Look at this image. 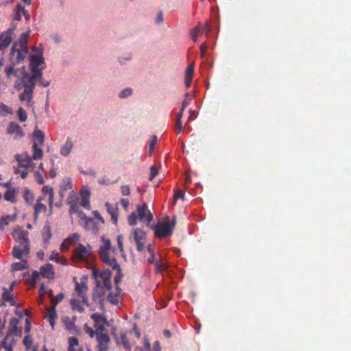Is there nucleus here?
I'll return each instance as SVG.
<instances>
[{
    "mask_svg": "<svg viewBox=\"0 0 351 351\" xmlns=\"http://www.w3.org/2000/svg\"><path fill=\"white\" fill-rule=\"evenodd\" d=\"M93 275L96 280V289L93 295L95 300H98L99 303L104 302V296L106 291H110L111 286V271L108 269L102 271L97 274L93 271Z\"/></svg>",
    "mask_w": 351,
    "mask_h": 351,
    "instance_id": "f257e3e1",
    "label": "nucleus"
},
{
    "mask_svg": "<svg viewBox=\"0 0 351 351\" xmlns=\"http://www.w3.org/2000/svg\"><path fill=\"white\" fill-rule=\"evenodd\" d=\"M12 237L18 243L12 249V255L16 258H21L23 255H28L30 252L29 234L21 228L12 232Z\"/></svg>",
    "mask_w": 351,
    "mask_h": 351,
    "instance_id": "f03ea898",
    "label": "nucleus"
},
{
    "mask_svg": "<svg viewBox=\"0 0 351 351\" xmlns=\"http://www.w3.org/2000/svg\"><path fill=\"white\" fill-rule=\"evenodd\" d=\"M151 228L154 230V234L158 239L171 237L173 234L172 227H170L168 219L165 221H158L154 226Z\"/></svg>",
    "mask_w": 351,
    "mask_h": 351,
    "instance_id": "7ed1b4c3",
    "label": "nucleus"
},
{
    "mask_svg": "<svg viewBox=\"0 0 351 351\" xmlns=\"http://www.w3.org/2000/svg\"><path fill=\"white\" fill-rule=\"evenodd\" d=\"M91 248H87L82 243H78L77 247L73 252V261L75 262H82L88 259L90 255Z\"/></svg>",
    "mask_w": 351,
    "mask_h": 351,
    "instance_id": "20e7f679",
    "label": "nucleus"
},
{
    "mask_svg": "<svg viewBox=\"0 0 351 351\" xmlns=\"http://www.w3.org/2000/svg\"><path fill=\"white\" fill-rule=\"evenodd\" d=\"M134 240L136 244V250L141 252L145 248V241L146 240V233L141 228H135L132 231Z\"/></svg>",
    "mask_w": 351,
    "mask_h": 351,
    "instance_id": "39448f33",
    "label": "nucleus"
},
{
    "mask_svg": "<svg viewBox=\"0 0 351 351\" xmlns=\"http://www.w3.org/2000/svg\"><path fill=\"white\" fill-rule=\"evenodd\" d=\"M136 210L138 217L141 221H146L147 225L152 222L153 220V215L148 209L146 204H143L142 205L138 204L136 206Z\"/></svg>",
    "mask_w": 351,
    "mask_h": 351,
    "instance_id": "423d86ee",
    "label": "nucleus"
},
{
    "mask_svg": "<svg viewBox=\"0 0 351 351\" xmlns=\"http://www.w3.org/2000/svg\"><path fill=\"white\" fill-rule=\"evenodd\" d=\"M110 251L105 252L104 254L102 252H99L100 258L105 264L112 267V269L118 270L120 271L121 269L119 263H117L114 256H111L110 254Z\"/></svg>",
    "mask_w": 351,
    "mask_h": 351,
    "instance_id": "0eeeda50",
    "label": "nucleus"
},
{
    "mask_svg": "<svg viewBox=\"0 0 351 351\" xmlns=\"http://www.w3.org/2000/svg\"><path fill=\"white\" fill-rule=\"evenodd\" d=\"M27 77V74L25 75L24 78L23 80V83L25 86L24 91L20 94L19 99L21 101L25 100H27L28 102H30L32 99L33 91L34 89V84L32 82L27 83L25 82V78Z\"/></svg>",
    "mask_w": 351,
    "mask_h": 351,
    "instance_id": "6e6552de",
    "label": "nucleus"
},
{
    "mask_svg": "<svg viewBox=\"0 0 351 351\" xmlns=\"http://www.w3.org/2000/svg\"><path fill=\"white\" fill-rule=\"evenodd\" d=\"M97 342V351H108L109 349V343L110 341L108 334H97L96 336Z\"/></svg>",
    "mask_w": 351,
    "mask_h": 351,
    "instance_id": "1a4fd4ad",
    "label": "nucleus"
},
{
    "mask_svg": "<svg viewBox=\"0 0 351 351\" xmlns=\"http://www.w3.org/2000/svg\"><path fill=\"white\" fill-rule=\"evenodd\" d=\"M75 282V291L77 293V295L82 299V302L87 306H89L88 298L86 295V292L87 291V286L84 283H79L76 280V278H74Z\"/></svg>",
    "mask_w": 351,
    "mask_h": 351,
    "instance_id": "9d476101",
    "label": "nucleus"
},
{
    "mask_svg": "<svg viewBox=\"0 0 351 351\" xmlns=\"http://www.w3.org/2000/svg\"><path fill=\"white\" fill-rule=\"evenodd\" d=\"M14 29H8L0 35V50L7 48L12 40Z\"/></svg>",
    "mask_w": 351,
    "mask_h": 351,
    "instance_id": "9b49d317",
    "label": "nucleus"
},
{
    "mask_svg": "<svg viewBox=\"0 0 351 351\" xmlns=\"http://www.w3.org/2000/svg\"><path fill=\"white\" fill-rule=\"evenodd\" d=\"M16 337L6 334L3 341L0 343V350L3 348L6 351H13V348L16 343Z\"/></svg>",
    "mask_w": 351,
    "mask_h": 351,
    "instance_id": "f8f14e48",
    "label": "nucleus"
},
{
    "mask_svg": "<svg viewBox=\"0 0 351 351\" xmlns=\"http://www.w3.org/2000/svg\"><path fill=\"white\" fill-rule=\"evenodd\" d=\"M7 133L10 135H14L15 138H21L25 134L21 127L15 122H11L9 124Z\"/></svg>",
    "mask_w": 351,
    "mask_h": 351,
    "instance_id": "ddd939ff",
    "label": "nucleus"
},
{
    "mask_svg": "<svg viewBox=\"0 0 351 351\" xmlns=\"http://www.w3.org/2000/svg\"><path fill=\"white\" fill-rule=\"evenodd\" d=\"M18 44L14 43L10 51V57L15 59L16 63L21 62L24 59L25 51L21 48H17Z\"/></svg>",
    "mask_w": 351,
    "mask_h": 351,
    "instance_id": "4468645a",
    "label": "nucleus"
},
{
    "mask_svg": "<svg viewBox=\"0 0 351 351\" xmlns=\"http://www.w3.org/2000/svg\"><path fill=\"white\" fill-rule=\"evenodd\" d=\"M81 195V206L86 210L90 209V192L86 186H84L82 191H80Z\"/></svg>",
    "mask_w": 351,
    "mask_h": 351,
    "instance_id": "2eb2a0df",
    "label": "nucleus"
},
{
    "mask_svg": "<svg viewBox=\"0 0 351 351\" xmlns=\"http://www.w3.org/2000/svg\"><path fill=\"white\" fill-rule=\"evenodd\" d=\"M80 238V236L77 233H73L66 238L60 245V251L64 252L67 251L69 247L75 242H76Z\"/></svg>",
    "mask_w": 351,
    "mask_h": 351,
    "instance_id": "dca6fc26",
    "label": "nucleus"
},
{
    "mask_svg": "<svg viewBox=\"0 0 351 351\" xmlns=\"http://www.w3.org/2000/svg\"><path fill=\"white\" fill-rule=\"evenodd\" d=\"M16 160L19 163V166L21 167H29L32 164V158L27 153L22 154H16L15 156Z\"/></svg>",
    "mask_w": 351,
    "mask_h": 351,
    "instance_id": "f3484780",
    "label": "nucleus"
},
{
    "mask_svg": "<svg viewBox=\"0 0 351 351\" xmlns=\"http://www.w3.org/2000/svg\"><path fill=\"white\" fill-rule=\"evenodd\" d=\"M19 324V319L13 317L10 321V326L7 334L14 335V337L21 336V329H19L17 326Z\"/></svg>",
    "mask_w": 351,
    "mask_h": 351,
    "instance_id": "a211bd4d",
    "label": "nucleus"
},
{
    "mask_svg": "<svg viewBox=\"0 0 351 351\" xmlns=\"http://www.w3.org/2000/svg\"><path fill=\"white\" fill-rule=\"evenodd\" d=\"M40 272L43 278H47L49 280L54 278L55 273L53 271V265L50 263L42 266L40 269Z\"/></svg>",
    "mask_w": 351,
    "mask_h": 351,
    "instance_id": "6ab92c4d",
    "label": "nucleus"
},
{
    "mask_svg": "<svg viewBox=\"0 0 351 351\" xmlns=\"http://www.w3.org/2000/svg\"><path fill=\"white\" fill-rule=\"evenodd\" d=\"M43 68L31 69L32 75L26 80L25 82H32L34 87H35L36 80H41L43 75Z\"/></svg>",
    "mask_w": 351,
    "mask_h": 351,
    "instance_id": "aec40b11",
    "label": "nucleus"
},
{
    "mask_svg": "<svg viewBox=\"0 0 351 351\" xmlns=\"http://www.w3.org/2000/svg\"><path fill=\"white\" fill-rule=\"evenodd\" d=\"M44 199L43 197H40L36 202V204L34 206V219L36 220L38 217V215L40 213H45L47 211V206L42 203V201Z\"/></svg>",
    "mask_w": 351,
    "mask_h": 351,
    "instance_id": "412c9836",
    "label": "nucleus"
},
{
    "mask_svg": "<svg viewBox=\"0 0 351 351\" xmlns=\"http://www.w3.org/2000/svg\"><path fill=\"white\" fill-rule=\"evenodd\" d=\"M58 315L56 313V309L55 307L51 306L50 308H47V315L46 318L48 319L50 326L52 328H53L56 323V319H57Z\"/></svg>",
    "mask_w": 351,
    "mask_h": 351,
    "instance_id": "4be33fe9",
    "label": "nucleus"
},
{
    "mask_svg": "<svg viewBox=\"0 0 351 351\" xmlns=\"http://www.w3.org/2000/svg\"><path fill=\"white\" fill-rule=\"evenodd\" d=\"M44 59L42 56L32 55L30 56V69H36L44 64Z\"/></svg>",
    "mask_w": 351,
    "mask_h": 351,
    "instance_id": "5701e85b",
    "label": "nucleus"
},
{
    "mask_svg": "<svg viewBox=\"0 0 351 351\" xmlns=\"http://www.w3.org/2000/svg\"><path fill=\"white\" fill-rule=\"evenodd\" d=\"M62 319L65 325L66 329L69 333L74 334L77 332V326L73 324V321H71L69 316H64Z\"/></svg>",
    "mask_w": 351,
    "mask_h": 351,
    "instance_id": "b1692460",
    "label": "nucleus"
},
{
    "mask_svg": "<svg viewBox=\"0 0 351 351\" xmlns=\"http://www.w3.org/2000/svg\"><path fill=\"white\" fill-rule=\"evenodd\" d=\"M82 219L84 222V228L89 231L96 232L97 230V226L93 219L87 217L84 215L82 217Z\"/></svg>",
    "mask_w": 351,
    "mask_h": 351,
    "instance_id": "393cba45",
    "label": "nucleus"
},
{
    "mask_svg": "<svg viewBox=\"0 0 351 351\" xmlns=\"http://www.w3.org/2000/svg\"><path fill=\"white\" fill-rule=\"evenodd\" d=\"M69 347L68 351H83L79 345L78 339L75 337L69 338Z\"/></svg>",
    "mask_w": 351,
    "mask_h": 351,
    "instance_id": "a878e982",
    "label": "nucleus"
},
{
    "mask_svg": "<svg viewBox=\"0 0 351 351\" xmlns=\"http://www.w3.org/2000/svg\"><path fill=\"white\" fill-rule=\"evenodd\" d=\"M16 194L17 191L15 188L8 189L4 193V199L5 200L10 202L11 203H16L17 200Z\"/></svg>",
    "mask_w": 351,
    "mask_h": 351,
    "instance_id": "bb28decb",
    "label": "nucleus"
},
{
    "mask_svg": "<svg viewBox=\"0 0 351 351\" xmlns=\"http://www.w3.org/2000/svg\"><path fill=\"white\" fill-rule=\"evenodd\" d=\"M121 289L119 287H117L114 293L110 292L109 295H108V300L112 304H118L119 302V295L121 294Z\"/></svg>",
    "mask_w": 351,
    "mask_h": 351,
    "instance_id": "cd10ccee",
    "label": "nucleus"
},
{
    "mask_svg": "<svg viewBox=\"0 0 351 351\" xmlns=\"http://www.w3.org/2000/svg\"><path fill=\"white\" fill-rule=\"evenodd\" d=\"M29 36V32H24L21 34V38L18 43V45L20 48L23 49V50L25 51V53H27L28 48H27V40Z\"/></svg>",
    "mask_w": 351,
    "mask_h": 351,
    "instance_id": "c85d7f7f",
    "label": "nucleus"
},
{
    "mask_svg": "<svg viewBox=\"0 0 351 351\" xmlns=\"http://www.w3.org/2000/svg\"><path fill=\"white\" fill-rule=\"evenodd\" d=\"M73 147V143L70 138H67L65 143L61 147L60 154L63 156H67Z\"/></svg>",
    "mask_w": 351,
    "mask_h": 351,
    "instance_id": "c756f323",
    "label": "nucleus"
},
{
    "mask_svg": "<svg viewBox=\"0 0 351 351\" xmlns=\"http://www.w3.org/2000/svg\"><path fill=\"white\" fill-rule=\"evenodd\" d=\"M49 297L51 300V306L56 307V306L64 299V295L63 293H60L56 297L53 296L52 291L50 290Z\"/></svg>",
    "mask_w": 351,
    "mask_h": 351,
    "instance_id": "7c9ffc66",
    "label": "nucleus"
},
{
    "mask_svg": "<svg viewBox=\"0 0 351 351\" xmlns=\"http://www.w3.org/2000/svg\"><path fill=\"white\" fill-rule=\"evenodd\" d=\"M42 237L44 243L48 244L51 239L52 234L49 225H45L43 230Z\"/></svg>",
    "mask_w": 351,
    "mask_h": 351,
    "instance_id": "2f4dec72",
    "label": "nucleus"
},
{
    "mask_svg": "<svg viewBox=\"0 0 351 351\" xmlns=\"http://www.w3.org/2000/svg\"><path fill=\"white\" fill-rule=\"evenodd\" d=\"M101 240L103 241V245L99 247V252H102L104 254L105 252L111 251L114 252L115 249H112L111 243L110 239L105 238L104 237H101Z\"/></svg>",
    "mask_w": 351,
    "mask_h": 351,
    "instance_id": "473e14b6",
    "label": "nucleus"
},
{
    "mask_svg": "<svg viewBox=\"0 0 351 351\" xmlns=\"http://www.w3.org/2000/svg\"><path fill=\"white\" fill-rule=\"evenodd\" d=\"M43 191L45 193H49V212L51 214L52 212V210H53V196H54L53 190L51 187H49L47 186H44L43 187Z\"/></svg>",
    "mask_w": 351,
    "mask_h": 351,
    "instance_id": "72a5a7b5",
    "label": "nucleus"
},
{
    "mask_svg": "<svg viewBox=\"0 0 351 351\" xmlns=\"http://www.w3.org/2000/svg\"><path fill=\"white\" fill-rule=\"evenodd\" d=\"M32 148H33V151H34V153H33V155H32V158L34 160H40L43 158V150L40 147H39L38 146V143L36 141H34V143H33V145H32Z\"/></svg>",
    "mask_w": 351,
    "mask_h": 351,
    "instance_id": "f704fd0d",
    "label": "nucleus"
},
{
    "mask_svg": "<svg viewBox=\"0 0 351 351\" xmlns=\"http://www.w3.org/2000/svg\"><path fill=\"white\" fill-rule=\"evenodd\" d=\"M70 304L73 311H76L79 313H82L84 311L82 304L84 303L82 302V300L80 301L77 299H71Z\"/></svg>",
    "mask_w": 351,
    "mask_h": 351,
    "instance_id": "c9c22d12",
    "label": "nucleus"
},
{
    "mask_svg": "<svg viewBox=\"0 0 351 351\" xmlns=\"http://www.w3.org/2000/svg\"><path fill=\"white\" fill-rule=\"evenodd\" d=\"M10 291H9L8 289L3 288L2 299L3 300L4 302H10V304L11 306H14L16 304V302L14 301L13 296L10 294Z\"/></svg>",
    "mask_w": 351,
    "mask_h": 351,
    "instance_id": "e433bc0d",
    "label": "nucleus"
},
{
    "mask_svg": "<svg viewBox=\"0 0 351 351\" xmlns=\"http://www.w3.org/2000/svg\"><path fill=\"white\" fill-rule=\"evenodd\" d=\"M23 197L25 202L28 205H32L33 204V202L34 199V196L33 193L29 189H25L23 191Z\"/></svg>",
    "mask_w": 351,
    "mask_h": 351,
    "instance_id": "4c0bfd02",
    "label": "nucleus"
},
{
    "mask_svg": "<svg viewBox=\"0 0 351 351\" xmlns=\"http://www.w3.org/2000/svg\"><path fill=\"white\" fill-rule=\"evenodd\" d=\"M15 217L12 215H6L0 219V230H3L5 227L8 226L10 221H14Z\"/></svg>",
    "mask_w": 351,
    "mask_h": 351,
    "instance_id": "58836bf2",
    "label": "nucleus"
},
{
    "mask_svg": "<svg viewBox=\"0 0 351 351\" xmlns=\"http://www.w3.org/2000/svg\"><path fill=\"white\" fill-rule=\"evenodd\" d=\"M106 206L107 207V210L108 213L111 215L112 220L114 223H117V218H118V214L117 209L114 208L110 203L107 202L106 203Z\"/></svg>",
    "mask_w": 351,
    "mask_h": 351,
    "instance_id": "ea45409f",
    "label": "nucleus"
},
{
    "mask_svg": "<svg viewBox=\"0 0 351 351\" xmlns=\"http://www.w3.org/2000/svg\"><path fill=\"white\" fill-rule=\"evenodd\" d=\"M90 318L94 321L95 324H106L107 319L104 315L99 313H93L90 315Z\"/></svg>",
    "mask_w": 351,
    "mask_h": 351,
    "instance_id": "a19ab883",
    "label": "nucleus"
},
{
    "mask_svg": "<svg viewBox=\"0 0 351 351\" xmlns=\"http://www.w3.org/2000/svg\"><path fill=\"white\" fill-rule=\"evenodd\" d=\"M28 267L27 261H23L19 263H14L12 265V269L13 271H22Z\"/></svg>",
    "mask_w": 351,
    "mask_h": 351,
    "instance_id": "79ce46f5",
    "label": "nucleus"
},
{
    "mask_svg": "<svg viewBox=\"0 0 351 351\" xmlns=\"http://www.w3.org/2000/svg\"><path fill=\"white\" fill-rule=\"evenodd\" d=\"M34 137L38 141V144L43 145L45 141V134L43 132L38 129H36L34 132Z\"/></svg>",
    "mask_w": 351,
    "mask_h": 351,
    "instance_id": "37998d69",
    "label": "nucleus"
},
{
    "mask_svg": "<svg viewBox=\"0 0 351 351\" xmlns=\"http://www.w3.org/2000/svg\"><path fill=\"white\" fill-rule=\"evenodd\" d=\"M118 343L121 344L125 349L130 350L129 340L125 334L121 335Z\"/></svg>",
    "mask_w": 351,
    "mask_h": 351,
    "instance_id": "c03bdc74",
    "label": "nucleus"
},
{
    "mask_svg": "<svg viewBox=\"0 0 351 351\" xmlns=\"http://www.w3.org/2000/svg\"><path fill=\"white\" fill-rule=\"evenodd\" d=\"M23 342L27 350H29L30 349L32 350V345L33 341L29 335H27L24 337Z\"/></svg>",
    "mask_w": 351,
    "mask_h": 351,
    "instance_id": "a18cd8bd",
    "label": "nucleus"
},
{
    "mask_svg": "<svg viewBox=\"0 0 351 351\" xmlns=\"http://www.w3.org/2000/svg\"><path fill=\"white\" fill-rule=\"evenodd\" d=\"M5 72L8 77H10L12 75L18 76V71L13 66L6 68Z\"/></svg>",
    "mask_w": 351,
    "mask_h": 351,
    "instance_id": "49530a36",
    "label": "nucleus"
},
{
    "mask_svg": "<svg viewBox=\"0 0 351 351\" xmlns=\"http://www.w3.org/2000/svg\"><path fill=\"white\" fill-rule=\"evenodd\" d=\"M19 119L21 122H25L27 120V114L26 112L22 108H19L17 111Z\"/></svg>",
    "mask_w": 351,
    "mask_h": 351,
    "instance_id": "de8ad7c7",
    "label": "nucleus"
},
{
    "mask_svg": "<svg viewBox=\"0 0 351 351\" xmlns=\"http://www.w3.org/2000/svg\"><path fill=\"white\" fill-rule=\"evenodd\" d=\"M84 328L86 333L88 334L90 338H93L95 336L96 337L95 330H94L88 324H85L84 326Z\"/></svg>",
    "mask_w": 351,
    "mask_h": 351,
    "instance_id": "09e8293b",
    "label": "nucleus"
},
{
    "mask_svg": "<svg viewBox=\"0 0 351 351\" xmlns=\"http://www.w3.org/2000/svg\"><path fill=\"white\" fill-rule=\"evenodd\" d=\"M137 215L135 213H132L128 218V222L130 226H134L136 224Z\"/></svg>",
    "mask_w": 351,
    "mask_h": 351,
    "instance_id": "8fccbe9b",
    "label": "nucleus"
},
{
    "mask_svg": "<svg viewBox=\"0 0 351 351\" xmlns=\"http://www.w3.org/2000/svg\"><path fill=\"white\" fill-rule=\"evenodd\" d=\"M175 130L177 133H180L182 130V119L176 117L175 122Z\"/></svg>",
    "mask_w": 351,
    "mask_h": 351,
    "instance_id": "3c124183",
    "label": "nucleus"
},
{
    "mask_svg": "<svg viewBox=\"0 0 351 351\" xmlns=\"http://www.w3.org/2000/svg\"><path fill=\"white\" fill-rule=\"evenodd\" d=\"M194 67L193 64L189 65L185 71V77L193 78Z\"/></svg>",
    "mask_w": 351,
    "mask_h": 351,
    "instance_id": "603ef678",
    "label": "nucleus"
},
{
    "mask_svg": "<svg viewBox=\"0 0 351 351\" xmlns=\"http://www.w3.org/2000/svg\"><path fill=\"white\" fill-rule=\"evenodd\" d=\"M69 204H70V209H69L70 214L77 213V211H78L77 203L76 202L71 201L69 202Z\"/></svg>",
    "mask_w": 351,
    "mask_h": 351,
    "instance_id": "864d4df0",
    "label": "nucleus"
},
{
    "mask_svg": "<svg viewBox=\"0 0 351 351\" xmlns=\"http://www.w3.org/2000/svg\"><path fill=\"white\" fill-rule=\"evenodd\" d=\"M132 93V90L131 88H127L123 90L119 95L121 98H125L128 96H130Z\"/></svg>",
    "mask_w": 351,
    "mask_h": 351,
    "instance_id": "5fc2aeb1",
    "label": "nucleus"
},
{
    "mask_svg": "<svg viewBox=\"0 0 351 351\" xmlns=\"http://www.w3.org/2000/svg\"><path fill=\"white\" fill-rule=\"evenodd\" d=\"M184 197V191L183 190L178 189L175 192L174 199L178 200V199H183Z\"/></svg>",
    "mask_w": 351,
    "mask_h": 351,
    "instance_id": "6e6d98bb",
    "label": "nucleus"
},
{
    "mask_svg": "<svg viewBox=\"0 0 351 351\" xmlns=\"http://www.w3.org/2000/svg\"><path fill=\"white\" fill-rule=\"evenodd\" d=\"M158 169L156 166H152L150 168L149 180H152L158 175Z\"/></svg>",
    "mask_w": 351,
    "mask_h": 351,
    "instance_id": "4d7b16f0",
    "label": "nucleus"
},
{
    "mask_svg": "<svg viewBox=\"0 0 351 351\" xmlns=\"http://www.w3.org/2000/svg\"><path fill=\"white\" fill-rule=\"evenodd\" d=\"M156 271L157 272L161 271L166 268V265L160 261L155 262Z\"/></svg>",
    "mask_w": 351,
    "mask_h": 351,
    "instance_id": "13d9d810",
    "label": "nucleus"
},
{
    "mask_svg": "<svg viewBox=\"0 0 351 351\" xmlns=\"http://www.w3.org/2000/svg\"><path fill=\"white\" fill-rule=\"evenodd\" d=\"M121 193L123 196H128L130 194V189L128 185L121 186Z\"/></svg>",
    "mask_w": 351,
    "mask_h": 351,
    "instance_id": "bf43d9fd",
    "label": "nucleus"
},
{
    "mask_svg": "<svg viewBox=\"0 0 351 351\" xmlns=\"http://www.w3.org/2000/svg\"><path fill=\"white\" fill-rule=\"evenodd\" d=\"M199 32L198 27H195L191 32V38L194 42L197 41V36Z\"/></svg>",
    "mask_w": 351,
    "mask_h": 351,
    "instance_id": "052dcab7",
    "label": "nucleus"
},
{
    "mask_svg": "<svg viewBox=\"0 0 351 351\" xmlns=\"http://www.w3.org/2000/svg\"><path fill=\"white\" fill-rule=\"evenodd\" d=\"M105 324H102L101 323V324H100V326H99L95 329L96 336L97 335V334H108L107 332H104V331L106 330V327H105Z\"/></svg>",
    "mask_w": 351,
    "mask_h": 351,
    "instance_id": "680f3d73",
    "label": "nucleus"
},
{
    "mask_svg": "<svg viewBox=\"0 0 351 351\" xmlns=\"http://www.w3.org/2000/svg\"><path fill=\"white\" fill-rule=\"evenodd\" d=\"M191 100V98L190 97L189 93H186L185 99L182 101V106L186 108L190 104Z\"/></svg>",
    "mask_w": 351,
    "mask_h": 351,
    "instance_id": "e2e57ef3",
    "label": "nucleus"
},
{
    "mask_svg": "<svg viewBox=\"0 0 351 351\" xmlns=\"http://www.w3.org/2000/svg\"><path fill=\"white\" fill-rule=\"evenodd\" d=\"M156 143H157V136L154 135L152 136V139L151 140V141L149 143L150 154L152 153V150L154 149L155 145H156Z\"/></svg>",
    "mask_w": 351,
    "mask_h": 351,
    "instance_id": "0e129e2a",
    "label": "nucleus"
},
{
    "mask_svg": "<svg viewBox=\"0 0 351 351\" xmlns=\"http://www.w3.org/2000/svg\"><path fill=\"white\" fill-rule=\"evenodd\" d=\"M123 237L122 235H119L117 237L118 247L121 252H123Z\"/></svg>",
    "mask_w": 351,
    "mask_h": 351,
    "instance_id": "69168bd1",
    "label": "nucleus"
},
{
    "mask_svg": "<svg viewBox=\"0 0 351 351\" xmlns=\"http://www.w3.org/2000/svg\"><path fill=\"white\" fill-rule=\"evenodd\" d=\"M59 258H60L59 253L56 251L52 252L49 256V259L51 261H58Z\"/></svg>",
    "mask_w": 351,
    "mask_h": 351,
    "instance_id": "338daca9",
    "label": "nucleus"
},
{
    "mask_svg": "<svg viewBox=\"0 0 351 351\" xmlns=\"http://www.w3.org/2000/svg\"><path fill=\"white\" fill-rule=\"evenodd\" d=\"M98 183L101 185H109L110 184H112V182H111L108 178H100L99 180H98Z\"/></svg>",
    "mask_w": 351,
    "mask_h": 351,
    "instance_id": "774afa93",
    "label": "nucleus"
}]
</instances>
